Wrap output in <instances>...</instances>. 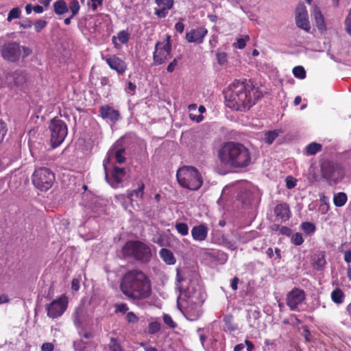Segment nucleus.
<instances>
[{"label": "nucleus", "instance_id": "obj_1", "mask_svg": "<svg viewBox=\"0 0 351 351\" xmlns=\"http://www.w3.org/2000/svg\"><path fill=\"white\" fill-rule=\"evenodd\" d=\"M261 97L258 88L246 81H235L225 93L227 107L237 111L249 110Z\"/></svg>", "mask_w": 351, "mask_h": 351}, {"label": "nucleus", "instance_id": "obj_2", "mask_svg": "<svg viewBox=\"0 0 351 351\" xmlns=\"http://www.w3.org/2000/svg\"><path fill=\"white\" fill-rule=\"evenodd\" d=\"M120 289L125 296L134 300L146 299L152 293L149 279L139 269L129 270L123 275Z\"/></svg>", "mask_w": 351, "mask_h": 351}, {"label": "nucleus", "instance_id": "obj_3", "mask_svg": "<svg viewBox=\"0 0 351 351\" xmlns=\"http://www.w3.org/2000/svg\"><path fill=\"white\" fill-rule=\"evenodd\" d=\"M221 163L234 168H245L252 162L250 150L239 143H225L218 152Z\"/></svg>", "mask_w": 351, "mask_h": 351}, {"label": "nucleus", "instance_id": "obj_4", "mask_svg": "<svg viewBox=\"0 0 351 351\" xmlns=\"http://www.w3.org/2000/svg\"><path fill=\"white\" fill-rule=\"evenodd\" d=\"M121 253L125 258H132L142 263L149 262L152 252L149 247L140 241H128L123 246Z\"/></svg>", "mask_w": 351, "mask_h": 351}, {"label": "nucleus", "instance_id": "obj_5", "mask_svg": "<svg viewBox=\"0 0 351 351\" xmlns=\"http://www.w3.org/2000/svg\"><path fill=\"white\" fill-rule=\"evenodd\" d=\"M179 184L191 191L198 190L203 184V179L199 171L194 167L184 166L176 173Z\"/></svg>", "mask_w": 351, "mask_h": 351}, {"label": "nucleus", "instance_id": "obj_6", "mask_svg": "<svg viewBox=\"0 0 351 351\" xmlns=\"http://www.w3.org/2000/svg\"><path fill=\"white\" fill-rule=\"evenodd\" d=\"M320 172L322 178L330 185L337 184L345 176L344 169L340 164L328 160L321 162Z\"/></svg>", "mask_w": 351, "mask_h": 351}, {"label": "nucleus", "instance_id": "obj_7", "mask_svg": "<svg viewBox=\"0 0 351 351\" xmlns=\"http://www.w3.org/2000/svg\"><path fill=\"white\" fill-rule=\"evenodd\" d=\"M171 37L166 34L162 41H158L155 44L152 66H159L167 62L171 58Z\"/></svg>", "mask_w": 351, "mask_h": 351}, {"label": "nucleus", "instance_id": "obj_8", "mask_svg": "<svg viewBox=\"0 0 351 351\" xmlns=\"http://www.w3.org/2000/svg\"><path fill=\"white\" fill-rule=\"evenodd\" d=\"M49 129L51 133V147H58L64 142L68 134L67 125L63 120L54 117L49 122Z\"/></svg>", "mask_w": 351, "mask_h": 351}, {"label": "nucleus", "instance_id": "obj_9", "mask_svg": "<svg viewBox=\"0 0 351 351\" xmlns=\"http://www.w3.org/2000/svg\"><path fill=\"white\" fill-rule=\"evenodd\" d=\"M55 181V175L47 167H40L35 169L32 175V183L38 189L47 191L53 185Z\"/></svg>", "mask_w": 351, "mask_h": 351}, {"label": "nucleus", "instance_id": "obj_10", "mask_svg": "<svg viewBox=\"0 0 351 351\" xmlns=\"http://www.w3.org/2000/svg\"><path fill=\"white\" fill-rule=\"evenodd\" d=\"M68 306V298L65 295H60L46 306L47 316L51 319L60 317Z\"/></svg>", "mask_w": 351, "mask_h": 351}, {"label": "nucleus", "instance_id": "obj_11", "mask_svg": "<svg viewBox=\"0 0 351 351\" xmlns=\"http://www.w3.org/2000/svg\"><path fill=\"white\" fill-rule=\"evenodd\" d=\"M306 299V294L303 289L294 287L287 295L286 304L291 311H298V306L302 304Z\"/></svg>", "mask_w": 351, "mask_h": 351}, {"label": "nucleus", "instance_id": "obj_12", "mask_svg": "<svg viewBox=\"0 0 351 351\" xmlns=\"http://www.w3.org/2000/svg\"><path fill=\"white\" fill-rule=\"evenodd\" d=\"M21 55V47L16 43H5L1 49L3 59L12 62H16Z\"/></svg>", "mask_w": 351, "mask_h": 351}, {"label": "nucleus", "instance_id": "obj_13", "mask_svg": "<svg viewBox=\"0 0 351 351\" xmlns=\"http://www.w3.org/2000/svg\"><path fill=\"white\" fill-rule=\"evenodd\" d=\"M296 25L306 32L311 30V24L308 20V12L304 3H300L295 12Z\"/></svg>", "mask_w": 351, "mask_h": 351}, {"label": "nucleus", "instance_id": "obj_14", "mask_svg": "<svg viewBox=\"0 0 351 351\" xmlns=\"http://www.w3.org/2000/svg\"><path fill=\"white\" fill-rule=\"evenodd\" d=\"M109 67L117 71L119 75H123L127 70V64L117 55H106L103 57Z\"/></svg>", "mask_w": 351, "mask_h": 351}, {"label": "nucleus", "instance_id": "obj_15", "mask_svg": "<svg viewBox=\"0 0 351 351\" xmlns=\"http://www.w3.org/2000/svg\"><path fill=\"white\" fill-rule=\"evenodd\" d=\"M155 2L157 8L154 9V14L158 18H165L173 8L174 0H155Z\"/></svg>", "mask_w": 351, "mask_h": 351}, {"label": "nucleus", "instance_id": "obj_16", "mask_svg": "<svg viewBox=\"0 0 351 351\" xmlns=\"http://www.w3.org/2000/svg\"><path fill=\"white\" fill-rule=\"evenodd\" d=\"M125 168L114 167L111 176L109 178L106 173V179L113 188H117L119 184L122 182L123 178L125 176Z\"/></svg>", "mask_w": 351, "mask_h": 351}, {"label": "nucleus", "instance_id": "obj_17", "mask_svg": "<svg viewBox=\"0 0 351 351\" xmlns=\"http://www.w3.org/2000/svg\"><path fill=\"white\" fill-rule=\"evenodd\" d=\"M208 30L203 27L193 29L186 34V38L189 43H202L204 38L207 34Z\"/></svg>", "mask_w": 351, "mask_h": 351}, {"label": "nucleus", "instance_id": "obj_18", "mask_svg": "<svg viewBox=\"0 0 351 351\" xmlns=\"http://www.w3.org/2000/svg\"><path fill=\"white\" fill-rule=\"evenodd\" d=\"M100 116L105 119H109L112 122H117L120 119V113L108 105L101 106L99 108Z\"/></svg>", "mask_w": 351, "mask_h": 351}, {"label": "nucleus", "instance_id": "obj_19", "mask_svg": "<svg viewBox=\"0 0 351 351\" xmlns=\"http://www.w3.org/2000/svg\"><path fill=\"white\" fill-rule=\"evenodd\" d=\"M274 214L282 222L288 221L291 215L289 205L287 203H280L276 206Z\"/></svg>", "mask_w": 351, "mask_h": 351}, {"label": "nucleus", "instance_id": "obj_20", "mask_svg": "<svg viewBox=\"0 0 351 351\" xmlns=\"http://www.w3.org/2000/svg\"><path fill=\"white\" fill-rule=\"evenodd\" d=\"M125 151V148L123 147L117 148L116 146H114L108 151L107 154V158L105 159L104 161V166H106V162H108L110 161V158L112 157L115 158L117 162L119 164L124 163L126 160L125 156H123Z\"/></svg>", "mask_w": 351, "mask_h": 351}, {"label": "nucleus", "instance_id": "obj_21", "mask_svg": "<svg viewBox=\"0 0 351 351\" xmlns=\"http://www.w3.org/2000/svg\"><path fill=\"white\" fill-rule=\"evenodd\" d=\"M312 15L314 17L316 26L321 32L326 31V24L324 17L320 10V8L316 5H313Z\"/></svg>", "mask_w": 351, "mask_h": 351}, {"label": "nucleus", "instance_id": "obj_22", "mask_svg": "<svg viewBox=\"0 0 351 351\" xmlns=\"http://www.w3.org/2000/svg\"><path fill=\"white\" fill-rule=\"evenodd\" d=\"M312 266L317 271H322L326 264V252L324 251H318L315 253L311 258Z\"/></svg>", "mask_w": 351, "mask_h": 351}, {"label": "nucleus", "instance_id": "obj_23", "mask_svg": "<svg viewBox=\"0 0 351 351\" xmlns=\"http://www.w3.org/2000/svg\"><path fill=\"white\" fill-rule=\"evenodd\" d=\"M208 229L205 224L195 226L191 230V235L194 240L198 241H204L208 235Z\"/></svg>", "mask_w": 351, "mask_h": 351}, {"label": "nucleus", "instance_id": "obj_24", "mask_svg": "<svg viewBox=\"0 0 351 351\" xmlns=\"http://www.w3.org/2000/svg\"><path fill=\"white\" fill-rule=\"evenodd\" d=\"M138 186L136 189L127 191L128 198L131 201L134 200V198L140 199L143 198L145 184L142 181H140L138 183Z\"/></svg>", "mask_w": 351, "mask_h": 351}, {"label": "nucleus", "instance_id": "obj_25", "mask_svg": "<svg viewBox=\"0 0 351 351\" xmlns=\"http://www.w3.org/2000/svg\"><path fill=\"white\" fill-rule=\"evenodd\" d=\"M160 256L168 265H173L176 263V258L173 252L167 248H162L159 252Z\"/></svg>", "mask_w": 351, "mask_h": 351}, {"label": "nucleus", "instance_id": "obj_26", "mask_svg": "<svg viewBox=\"0 0 351 351\" xmlns=\"http://www.w3.org/2000/svg\"><path fill=\"white\" fill-rule=\"evenodd\" d=\"M53 11L58 15H62L69 11L68 5L64 0H58L53 3Z\"/></svg>", "mask_w": 351, "mask_h": 351}, {"label": "nucleus", "instance_id": "obj_27", "mask_svg": "<svg viewBox=\"0 0 351 351\" xmlns=\"http://www.w3.org/2000/svg\"><path fill=\"white\" fill-rule=\"evenodd\" d=\"M223 321L225 324V326L226 328L230 331H235L238 329L237 324L234 321V317L231 314L226 315L223 318Z\"/></svg>", "mask_w": 351, "mask_h": 351}, {"label": "nucleus", "instance_id": "obj_28", "mask_svg": "<svg viewBox=\"0 0 351 351\" xmlns=\"http://www.w3.org/2000/svg\"><path fill=\"white\" fill-rule=\"evenodd\" d=\"M344 298L345 294L339 288H336L331 293V299L332 302L337 304H342Z\"/></svg>", "mask_w": 351, "mask_h": 351}, {"label": "nucleus", "instance_id": "obj_29", "mask_svg": "<svg viewBox=\"0 0 351 351\" xmlns=\"http://www.w3.org/2000/svg\"><path fill=\"white\" fill-rule=\"evenodd\" d=\"M322 149L321 144L313 142L308 144L305 148V154L307 156H312L320 152Z\"/></svg>", "mask_w": 351, "mask_h": 351}, {"label": "nucleus", "instance_id": "obj_30", "mask_svg": "<svg viewBox=\"0 0 351 351\" xmlns=\"http://www.w3.org/2000/svg\"><path fill=\"white\" fill-rule=\"evenodd\" d=\"M347 200V195L343 192H339L334 195L333 202L337 207H341L344 206Z\"/></svg>", "mask_w": 351, "mask_h": 351}, {"label": "nucleus", "instance_id": "obj_31", "mask_svg": "<svg viewBox=\"0 0 351 351\" xmlns=\"http://www.w3.org/2000/svg\"><path fill=\"white\" fill-rule=\"evenodd\" d=\"M108 347L110 351L123 350L120 340L115 337H110Z\"/></svg>", "mask_w": 351, "mask_h": 351}, {"label": "nucleus", "instance_id": "obj_32", "mask_svg": "<svg viewBox=\"0 0 351 351\" xmlns=\"http://www.w3.org/2000/svg\"><path fill=\"white\" fill-rule=\"evenodd\" d=\"M116 37L121 44L125 45L130 40V34L128 30H121L118 32Z\"/></svg>", "mask_w": 351, "mask_h": 351}, {"label": "nucleus", "instance_id": "obj_33", "mask_svg": "<svg viewBox=\"0 0 351 351\" xmlns=\"http://www.w3.org/2000/svg\"><path fill=\"white\" fill-rule=\"evenodd\" d=\"M69 10L71 12V17L76 16L80 9V5L77 0H71L69 5Z\"/></svg>", "mask_w": 351, "mask_h": 351}, {"label": "nucleus", "instance_id": "obj_34", "mask_svg": "<svg viewBox=\"0 0 351 351\" xmlns=\"http://www.w3.org/2000/svg\"><path fill=\"white\" fill-rule=\"evenodd\" d=\"M301 228L306 234H313L316 230L315 224L308 221L302 222L301 223Z\"/></svg>", "mask_w": 351, "mask_h": 351}, {"label": "nucleus", "instance_id": "obj_35", "mask_svg": "<svg viewBox=\"0 0 351 351\" xmlns=\"http://www.w3.org/2000/svg\"><path fill=\"white\" fill-rule=\"evenodd\" d=\"M279 132L278 130L268 131L265 134V141L267 144H271L278 136Z\"/></svg>", "mask_w": 351, "mask_h": 351}, {"label": "nucleus", "instance_id": "obj_36", "mask_svg": "<svg viewBox=\"0 0 351 351\" xmlns=\"http://www.w3.org/2000/svg\"><path fill=\"white\" fill-rule=\"evenodd\" d=\"M293 75L300 80L306 77V73L304 68L302 66H296L293 69Z\"/></svg>", "mask_w": 351, "mask_h": 351}, {"label": "nucleus", "instance_id": "obj_37", "mask_svg": "<svg viewBox=\"0 0 351 351\" xmlns=\"http://www.w3.org/2000/svg\"><path fill=\"white\" fill-rule=\"evenodd\" d=\"M175 228L178 232L182 236H186L189 234V226L185 223H176L175 225Z\"/></svg>", "mask_w": 351, "mask_h": 351}, {"label": "nucleus", "instance_id": "obj_38", "mask_svg": "<svg viewBox=\"0 0 351 351\" xmlns=\"http://www.w3.org/2000/svg\"><path fill=\"white\" fill-rule=\"evenodd\" d=\"M161 328V324L158 322H150L148 325L147 332L149 335H154L159 332Z\"/></svg>", "mask_w": 351, "mask_h": 351}, {"label": "nucleus", "instance_id": "obj_39", "mask_svg": "<svg viewBox=\"0 0 351 351\" xmlns=\"http://www.w3.org/2000/svg\"><path fill=\"white\" fill-rule=\"evenodd\" d=\"M162 318L164 323L169 328L174 329L177 327V324L173 320L172 317L169 314L165 313Z\"/></svg>", "mask_w": 351, "mask_h": 351}, {"label": "nucleus", "instance_id": "obj_40", "mask_svg": "<svg viewBox=\"0 0 351 351\" xmlns=\"http://www.w3.org/2000/svg\"><path fill=\"white\" fill-rule=\"evenodd\" d=\"M21 10L19 8H12L8 14L7 20L11 21L12 19H19L20 17Z\"/></svg>", "mask_w": 351, "mask_h": 351}, {"label": "nucleus", "instance_id": "obj_41", "mask_svg": "<svg viewBox=\"0 0 351 351\" xmlns=\"http://www.w3.org/2000/svg\"><path fill=\"white\" fill-rule=\"evenodd\" d=\"M291 243L295 245H300L304 242L302 234L300 232L293 234L291 239Z\"/></svg>", "mask_w": 351, "mask_h": 351}, {"label": "nucleus", "instance_id": "obj_42", "mask_svg": "<svg viewBox=\"0 0 351 351\" xmlns=\"http://www.w3.org/2000/svg\"><path fill=\"white\" fill-rule=\"evenodd\" d=\"M250 40V36L248 35L245 36L244 38H239L237 39V43L234 44L236 48L242 49L246 45V42Z\"/></svg>", "mask_w": 351, "mask_h": 351}, {"label": "nucleus", "instance_id": "obj_43", "mask_svg": "<svg viewBox=\"0 0 351 351\" xmlns=\"http://www.w3.org/2000/svg\"><path fill=\"white\" fill-rule=\"evenodd\" d=\"M217 62L220 65H223L228 62V55L226 52H218L216 54Z\"/></svg>", "mask_w": 351, "mask_h": 351}, {"label": "nucleus", "instance_id": "obj_44", "mask_svg": "<svg viewBox=\"0 0 351 351\" xmlns=\"http://www.w3.org/2000/svg\"><path fill=\"white\" fill-rule=\"evenodd\" d=\"M285 181L286 186L288 189H292L296 186L297 180L292 176H287Z\"/></svg>", "mask_w": 351, "mask_h": 351}, {"label": "nucleus", "instance_id": "obj_45", "mask_svg": "<svg viewBox=\"0 0 351 351\" xmlns=\"http://www.w3.org/2000/svg\"><path fill=\"white\" fill-rule=\"evenodd\" d=\"M47 24V22L45 20H38L34 23V29L36 32H40L44 29Z\"/></svg>", "mask_w": 351, "mask_h": 351}, {"label": "nucleus", "instance_id": "obj_46", "mask_svg": "<svg viewBox=\"0 0 351 351\" xmlns=\"http://www.w3.org/2000/svg\"><path fill=\"white\" fill-rule=\"evenodd\" d=\"M126 319L128 322L130 324H136L139 321V318L133 312L127 313Z\"/></svg>", "mask_w": 351, "mask_h": 351}, {"label": "nucleus", "instance_id": "obj_47", "mask_svg": "<svg viewBox=\"0 0 351 351\" xmlns=\"http://www.w3.org/2000/svg\"><path fill=\"white\" fill-rule=\"evenodd\" d=\"M180 59V58H176L168 64L167 67V72L172 73L175 71L176 68L178 66V60Z\"/></svg>", "mask_w": 351, "mask_h": 351}, {"label": "nucleus", "instance_id": "obj_48", "mask_svg": "<svg viewBox=\"0 0 351 351\" xmlns=\"http://www.w3.org/2000/svg\"><path fill=\"white\" fill-rule=\"evenodd\" d=\"M255 234L256 232H244L243 235L241 236V239H242L243 242H247L253 239L255 237Z\"/></svg>", "mask_w": 351, "mask_h": 351}, {"label": "nucleus", "instance_id": "obj_49", "mask_svg": "<svg viewBox=\"0 0 351 351\" xmlns=\"http://www.w3.org/2000/svg\"><path fill=\"white\" fill-rule=\"evenodd\" d=\"M6 133V125L3 121L0 120V143L3 140Z\"/></svg>", "mask_w": 351, "mask_h": 351}, {"label": "nucleus", "instance_id": "obj_50", "mask_svg": "<svg viewBox=\"0 0 351 351\" xmlns=\"http://www.w3.org/2000/svg\"><path fill=\"white\" fill-rule=\"evenodd\" d=\"M280 232H279V234H282V235H286L287 237H290L291 233H292V230L291 228L287 227V226H281V228H280Z\"/></svg>", "mask_w": 351, "mask_h": 351}, {"label": "nucleus", "instance_id": "obj_51", "mask_svg": "<svg viewBox=\"0 0 351 351\" xmlns=\"http://www.w3.org/2000/svg\"><path fill=\"white\" fill-rule=\"evenodd\" d=\"M54 346L51 343H44L41 346V351H53Z\"/></svg>", "mask_w": 351, "mask_h": 351}, {"label": "nucleus", "instance_id": "obj_52", "mask_svg": "<svg viewBox=\"0 0 351 351\" xmlns=\"http://www.w3.org/2000/svg\"><path fill=\"white\" fill-rule=\"evenodd\" d=\"M91 1V9L93 11H96L97 10L98 5H101L103 4L104 0H90Z\"/></svg>", "mask_w": 351, "mask_h": 351}, {"label": "nucleus", "instance_id": "obj_53", "mask_svg": "<svg viewBox=\"0 0 351 351\" xmlns=\"http://www.w3.org/2000/svg\"><path fill=\"white\" fill-rule=\"evenodd\" d=\"M116 311L122 313H125L128 311V306L126 304H120L117 306Z\"/></svg>", "mask_w": 351, "mask_h": 351}, {"label": "nucleus", "instance_id": "obj_54", "mask_svg": "<svg viewBox=\"0 0 351 351\" xmlns=\"http://www.w3.org/2000/svg\"><path fill=\"white\" fill-rule=\"evenodd\" d=\"M239 282V278L238 277H234L231 280L230 287L233 291H237L238 289Z\"/></svg>", "mask_w": 351, "mask_h": 351}, {"label": "nucleus", "instance_id": "obj_55", "mask_svg": "<svg viewBox=\"0 0 351 351\" xmlns=\"http://www.w3.org/2000/svg\"><path fill=\"white\" fill-rule=\"evenodd\" d=\"M71 289L73 291H78L80 289V281L76 278H73L71 282Z\"/></svg>", "mask_w": 351, "mask_h": 351}, {"label": "nucleus", "instance_id": "obj_56", "mask_svg": "<svg viewBox=\"0 0 351 351\" xmlns=\"http://www.w3.org/2000/svg\"><path fill=\"white\" fill-rule=\"evenodd\" d=\"M175 29L179 33H182L184 29V25L180 21L177 22L175 25Z\"/></svg>", "mask_w": 351, "mask_h": 351}, {"label": "nucleus", "instance_id": "obj_57", "mask_svg": "<svg viewBox=\"0 0 351 351\" xmlns=\"http://www.w3.org/2000/svg\"><path fill=\"white\" fill-rule=\"evenodd\" d=\"M189 117L191 120L196 121L197 123L201 122L204 119V117L201 114L196 116L195 114H190Z\"/></svg>", "mask_w": 351, "mask_h": 351}, {"label": "nucleus", "instance_id": "obj_58", "mask_svg": "<svg viewBox=\"0 0 351 351\" xmlns=\"http://www.w3.org/2000/svg\"><path fill=\"white\" fill-rule=\"evenodd\" d=\"M343 259L348 263H351V250H347L344 252Z\"/></svg>", "mask_w": 351, "mask_h": 351}, {"label": "nucleus", "instance_id": "obj_59", "mask_svg": "<svg viewBox=\"0 0 351 351\" xmlns=\"http://www.w3.org/2000/svg\"><path fill=\"white\" fill-rule=\"evenodd\" d=\"M245 343L247 346V351H252L253 349L254 348V346L252 341H250L249 340H245Z\"/></svg>", "mask_w": 351, "mask_h": 351}, {"label": "nucleus", "instance_id": "obj_60", "mask_svg": "<svg viewBox=\"0 0 351 351\" xmlns=\"http://www.w3.org/2000/svg\"><path fill=\"white\" fill-rule=\"evenodd\" d=\"M33 10L36 12V13H38V14H40V13H43V11H44V9L43 8V6L40 5H34L33 7Z\"/></svg>", "mask_w": 351, "mask_h": 351}, {"label": "nucleus", "instance_id": "obj_61", "mask_svg": "<svg viewBox=\"0 0 351 351\" xmlns=\"http://www.w3.org/2000/svg\"><path fill=\"white\" fill-rule=\"evenodd\" d=\"M112 42L116 49L121 48V43H118V40L115 36H113L112 38Z\"/></svg>", "mask_w": 351, "mask_h": 351}, {"label": "nucleus", "instance_id": "obj_62", "mask_svg": "<svg viewBox=\"0 0 351 351\" xmlns=\"http://www.w3.org/2000/svg\"><path fill=\"white\" fill-rule=\"evenodd\" d=\"M128 88L134 93L136 91V84H134V83H132V82H128Z\"/></svg>", "mask_w": 351, "mask_h": 351}, {"label": "nucleus", "instance_id": "obj_63", "mask_svg": "<svg viewBox=\"0 0 351 351\" xmlns=\"http://www.w3.org/2000/svg\"><path fill=\"white\" fill-rule=\"evenodd\" d=\"M304 332L305 340L306 341L309 342L311 341L310 338H309V337L311 336L310 330L308 328H305L304 330Z\"/></svg>", "mask_w": 351, "mask_h": 351}, {"label": "nucleus", "instance_id": "obj_64", "mask_svg": "<svg viewBox=\"0 0 351 351\" xmlns=\"http://www.w3.org/2000/svg\"><path fill=\"white\" fill-rule=\"evenodd\" d=\"M244 348H245L244 344H243V343H239V344H237V345L234 347V351H243Z\"/></svg>", "mask_w": 351, "mask_h": 351}]
</instances>
